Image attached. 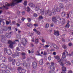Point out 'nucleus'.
<instances>
[{
    "instance_id": "nucleus-15",
    "label": "nucleus",
    "mask_w": 73,
    "mask_h": 73,
    "mask_svg": "<svg viewBox=\"0 0 73 73\" xmlns=\"http://www.w3.org/2000/svg\"><path fill=\"white\" fill-rule=\"evenodd\" d=\"M7 68H8V69L10 70H12V68L11 67V65L9 64L7 66Z\"/></svg>"
},
{
    "instance_id": "nucleus-63",
    "label": "nucleus",
    "mask_w": 73,
    "mask_h": 73,
    "mask_svg": "<svg viewBox=\"0 0 73 73\" xmlns=\"http://www.w3.org/2000/svg\"><path fill=\"white\" fill-rule=\"evenodd\" d=\"M46 54H47V53H46V52H44V56H45V55H46Z\"/></svg>"
},
{
    "instance_id": "nucleus-3",
    "label": "nucleus",
    "mask_w": 73,
    "mask_h": 73,
    "mask_svg": "<svg viewBox=\"0 0 73 73\" xmlns=\"http://www.w3.org/2000/svg\"><path fill=\"white\" fill-rule=\"evenodd\" d=\"M51 66H48V68L49 69L52 70V69L53 70L52 71H50L49 72V73H54V70H55V67L54 66V62H52L51 63Z\"/></svg>"
},
{
    "instance_id": "nucleus-8",
    "label": "nucleus",
    "mask_w": 73,
    "mask_h": 73,
    "mask_svg": "<svg viewBox=\"0 0 73 73\" xmlns=\"http://www.w3.org/2000/svg\"><path fill=\"white\" fill-rule=\"evenodd\" d=\"M1 68H4V69H7V67L5 64L4 63L1 64L0 65Z\"/></svg>"
},
{
    "instance_id": "nucleus-24",
    "label": "nucleus",
    "mask_w": 73,
    "mask_h": 73,
    "mask_svg": "<svg viewBox=\"0 0 73 73\" xmlns=\"http://www.w3.org/2000/svg\"><path fill=\"white\" fill-rule=\"evenodd\" d=\"M6 36L7 38H10L11 37V35L8 33H7L6 34Z\"/></svg>"
},
{
    "instance_id": "nucleus-57",
    "label": "nucleus",
    "mask_w": 73,
    "mask_h": 73,
    "mask_svg": "<svg viewBox=\"0 0 73 73\" xmlns=\"http://www.w3.org/2000/svg\"><path fill=\"white\" fill-rule=\"evenodd\" d=\"M1 38H3H3H4V37H5V36H4V35H3L2 36V35H1Z\"/></svg>"
},
{
    "instance_id": "nucleus-39",
    "label": "nucleus",
    "mask_w": 73,
    "mask_h": 73,
    "mask_svg": "<svg viewBox=\"0 0 73 73\" xmlns=\"http://www.w3.org/2000/svg\"><path fill=\"white\" fill-rule=\"evenodd\" d=\"M66 60H65V61L66 62V63H67L68 64V65H70L71 64V63L69 62L68 61H67L66 60Z\"/></svg>"
},
{
    "instance_id": "nucleus-43",
    "label": "nucleus",
    "mask_w": 73,
    "mask_h": 73,
    "mask_svg": "<svg viewBox=\"0 0 73 73\" xmlns=\"http://www.w3.org/2000/svg\"><path fill=\"white\" fill-rule=\"evenodd\" d=\"M27 19L28 20V22H31V18H27Z\"/></svg>"
},
{
    "instance_id": "nucleus-48",
    "label": "nucleus",
    "mask_w": 73,
    "mask_h": 73,
    "mask_svg": "<svg viewBox=\"0 0 73 73\" xmlns=\"http://www.w3.org/2000/svg\"><path fill=\"white\" fill-rule=\"evenodd\" d=\"M62 46L64 49H66V46L65 45H63Z\"/></svg>"
},
{
    "instance_id": "nucleus-58",
    "label": "nucleus",
    "mask_w": 73,
    "mask_h": 73,
    "mask_svg": "<svg viewBox=\"0 0 73 73\" xmlns=\"http://www.w3.org/2000/svg\"><path fill=\"white\" fill-rule=\"evenodd\" d=\"M6 24L7 25H8V24H9V22L8 21H6Z\"/></svg>"
},
{
    "instance_id": "nucleus-50",
    "label": "nucleus",
    "mask_w": 73,
    "mask_h": 73,
    "mask_svg": "<svg viewBox=\"0 0 73 73\" xmlns=\"http://www.w3.org/2000/svg\"><path fill=\"white\" fill-rule=\"evenodd\" d=\"M33 16L34 17H37V14L35 13L33 14Z\"/></svg>"
},
{
    "instance_id": "nucleus-14",
    "label": "nucleus",
    "mask_w": 73,
    "mask_h": 73,
    "mask_svg": "<svg viewBox=\"0 0 73 73\" xmlns=\"http://www.w3.org/2000/svg\"><path fill=\"white\" fill-rule=\"evenodd\" d=\"M59 7L60 8H63L64 9V6L63 4H62V3H60L59 4Z\"/></svg>"
},
{
    "instance_id": "nucleus-30",
    "label": "nucleus",
    "mask_w": 73,
    "mask_h": 73,
    "mask_svg": "<svg viewBox=\"0 0 73 73\" xmlns=\"http://www.w3.org/2000/svg\"><path fill=\"white\" fill-rule=\"evenodd\" d=\"M15 54L16 56V57L19 56V54L20 53V52H16L15 53Z\"/></svg>"
},
{
    "instance_id": "nucleus-62",
    "label": "nucleus",
    "mask_w": 73,
    "mask_h": 73,
    "mask_svg": "<svg viewBox=\"0 0 73 73\" xmlns=\"http://www.w3.org/2000/svg\"><path fill=\"white\" fill-rule=\"evenodd\" d=\"M60 65H61V66H64V64L63 63H62V62H61V63Z\"/></svg>"
},
{
    "instance_id": "nucleus-13",
    "label": "nucleus",
    "mask_w": 73,
    "mask_h": 73,
    "mask_svg": "<svg viewBox=\"0 0 73 73\" xmlns=\"http://www.w3.org/2000/svg\"><path fill=\"white\" fill-rule=\"evenodd\" d=\"M55 58H56V59H57L58 61L59 62H60L61 61V59L60 58V57L59 56H56L55 57Z\"/></svg>"
},
{
    "instance_id": "nucleus-40",
    "label": "nucleus",
    "mask_w": 73,
    "mask_h": 73,
    "mask_svg": "<svg viewBox=\"0 0 73 73\" xmlns=\"http://www.w3.org/2000/svg\"><path fill=\"white\" fill-rule=\"evenodd\" d=\"M40 40L42 42H45V40L43 38H41Z\"/></svg>"
},
{
    "instance_id": "nucleus-29",
    "label": "nucleus",
    "mask_w": 73,
    "mask_h": 73,
    "mask_svg": "<svg viewBox=\"0 0 73 73\" xmlns=\"http://www.w3.org/2000/svg\"><path fill=\"white\" fill-rule=\"evenodd\" d=\"M69 27H70V25L69 24V23H67V24L65 26V28H69Z\"/></svg>"
},
{
    "instance_id": "nucleus-36",
    "label": "nucleus",
    "mask_w": 73,
    "mask_h": 73,
    "mask_svg": "<svg viewBox=\"0 0 73 73\" xmlns=\"http://www.w3.org/2000/svg\"><path fill=\"white\" fill-rule=\"evenodd\" d=\"M8 59L9 61V62H11L13 59L12 58V57H9Z\"/></svg>"
},
{
    "instance_id": "nucleus-5",
    "label": "nucleus",
    "mask_w": 73,
    "mask_h": 73,
    "mask_svg": "<svg viewBox=\"0 0 73 73\" xmlns=\"http://www.w3.org/2000/svg\"><path fill=\"white\" fill-rule=\"evenodd\" d=\"M4 51L5 53H7L8 55L10 56L11 54H12V51L10 50H8L7 48H5L4 49Z\"/></svg>"
},
{
    "instance_id": "nucleus-61",
    "label": "nucleus",
    "mask_w": 73,
    "mask_h": 73,
    "mask_svg": "<svg viewBox=\"0 0 73 73\" xmlns=\"http://www.w3.org/2000/svg\"><path fill=\"white\" fill-rule=\"evenodd\" d=\"M67 56H69L71 57V56H72V54H67Z\"/></svg>"
},
{
    "instance_id": "nucleus-46",
    "label": "nucleus",
    "mask_w": 73,
    "mask_h": 73,
    "mask_svg": "<svg viewBox=\"0 0 73 73\" xmlns=\"http://www.w3.org/2000/svg\"><path fill=\"white\" fill-rule=\"evenodd\" d=\"M73 73V72H72V71H69L68 72V73ZM61 73H65V72H61Z\"/></svg>"
},
{
    "instance_id": "nucleus-7",
    "label": "nucleus",
    "mask_w": 73,
    "mask_h": 73,
    "mask_svg": "<svg viewBox=\"0 0 73 73\" xmlns=\"http://www.w3.org/2000/svg\"><path fill=\"white\" fill-rule=\"evenodd\" d=\"M52 21H53L55 23H59V21L57 20L56 19V17H53L52 18Z\"/></svg>"
},
{
    "instance_id": "nucleus-1",
    "label": "nucleus",
    "mask_w": 73,
    "mask_h": 73,
    "mask_svg": "<svg viewBox=\"0 0 73 73\" xmlns=\"http://www.w3.org/2000/svg\"><path fill=\"white\" fill-rule=\"evenodd\" d=\"M35 11H37L38 13H41V15H44V13H45V11H44V9L42 8L41 9H40V8L38 6H37L35 8Z\"/></svg>"
},
{
    "instance_id": "nucleus-4",
    "label": "nucleus",
    "mask_w": 73,
    "mask_h": 73,
    "mask_svg": "<svg viewBox=\"0 0 73 73\" xmlns=\"http://www.w3.org/2000/svg\"><path fill=\"white\" fill-rule=\"evenodd\" d=\"M23 1V0H14L13 1V2L10 4V6L11 7H13L14 6L16 3H21V1ZM15 2H16V3H15Z\"/></svg>"
},
{
    "instance_id": "nucleus-28",
    "label": "nucleus",
    "mask_w": 73,
    "mask_h": 73,
    "mask_svg": "<svg viewBox=\"0 0 73 73\" xmlns=\"http://www.w3.org/2000/svg\"><path fill=\"white\" fill-rule=\"evenodd\" d=\"M62 24H65V19L62 18Z\"/></svg>"
},
{
    "instance_id": "nucleus-31",
    "label": "nucleus",
    "mask_w": 73,
    "mask_h": 73,
    "mask_svg": "<svg viewBox=\"0 0 73 73\" xmlns=\"http://www.w3.org/2000/svg\"><path fill=\"white\" fill-rule=\"evenodd\" d=\"M3 30L4 31H7V30H8V28L5 27H4Z\"/></svg>"
},
{
    "instance_id": "nucleus-32",
    "label": "nucleus",
    "mask_w": 73,
    "mask_h": 73,
    "mask_svg": "<svg viewBox=\"0 0 73 73\" xmlns=\"http://www.w3.org/2000/svg\"><path fill=\"white\" fill-rule=\"evenodd\" d=\"M70 7V5H66V9H68L69 8V7Z\"/></svg>"
},
{
    "instance_id": "nucleus-17",
    "label": "nucleus",
    "mask_w": 73,
    "mask_h": 73,
    "mask_svg": "<svg viewBox=\"0 0 73 73\" xmlns=\"http://www.w3.org/2000/svg\"><path fill=\"white\" fill-rule=\"evenodd\" d=\"M27 25L30 28H31L33 27V25H32V24H31V23H28L27 24Z\"/></svg>"
},
{
    "instance_id": "nucleus-55",
    "label": "nucleus",
    "mask_w": 73,
    "mask_h": 73,
    "mask_svg": "<svg viewBox=\"0 0 73 73\" xmlns=\"http://www.w3.org/2000/svg\"><path fill=\"white\" fill-rule=\"evenodd\" d=\"M16 50H18V51H20V49L19 47H17Z\"/></svg>"
},
{
    "instance_id": "nucleus-27",
    "label": "nucleus",
    "mask_w": 73,
    "mask_h": 73,
    "mask_svg": "<svg viewBox=\"0 0 73 73\" xmlns=\"http://www.w3.org/2000/svg\"><path fill=\"white\" fill-rule=\"evenodd\" d=\"M52 45L53 47H54V48L55 49H58V47L57 46V45H56L55 44H53Z\"/></svg>"
},
{
    "instance_id": "nucleus-64",
    "label": "nucleus",
    "mask_w": 73,
    "mask_h": 73,
    "mask_svg": "<svg viewBox=\"0 0 73 73\" xmlns=\"http://www.w3.org/2000/svg\"><path fill=\"white\" fill-rule=\"evenodd\" d=\"M34 26H35V27H37L38 26V25L37 24H34Z\"/></svg>"
},
{
    "instance_id": "nucleus-16",
    "label": "nucleus",
    "mask_w": 73,
    "mask_h": 73,
    "mask_svg": "<svg viewBox=\"0 0 73 73\" xmlns=\"http://www.w3.org/2000/svg\"><path fill=\"white\" fill-rule=\"evenodd\" d=\"M11 62H12V64H13V65H15V64L16 63V60L14 59H12Z\"/></svg>"
},
{
    "instance_id": "nucleus-21",
    "label": "nucleus",
    "mask_w": 73,
    "mask_h": 73,
    "mask_svg": "<svg viewBox=\"0 0 73 73\" xmlns=\"http://www.w3.org/2000/svg\"><path fill=\"white\" fill-rule=\"evenodd\" d=\"M39 63L40 65H43V64H44V62H43V59H41L39 61Z\"/></svg>"
},
{
    "instance_id": "nucleus-53",
    "label": "nucleus",
    "mask_w": 73,
    "mask_h": 73,
    "mask_svg": "<svg viewBox=\"0 0 73 73\" xmlns=\"http://www.w3.org/2000/svg\"><path fill=\"white\" fill-rule=\"evenodd\" d=\"M27 64V66H29L31 65V64L29 62Z\"/></svg>"
},
{
    "instance_id": "nucleus-23",
    "label": "nucleus",
    "mask_w": 73,
    "mask_h": 73,
    "mask_svg": "<svg viewBox=\"0 0 73 73\" xmlns=\"http://www.w3.org/2000/svg\"><path fill=\"white\" fill-rule=\"evenodd\" d=\"M62 70L63 72H65L66 71V68L65 67H64L63 66V67L62 68Z\"/></svg>"
},
{
    "instance_id": "nucleus-10",
    "label": "nucleus",
    "mask_w": 73,
    "mask_h": 73,
    "mask_svg": "<svg viewBox=\"0 0 73 73\" xmlns=\"http://www.w3.org/2000/svg\"><path fill=\"white\" fill-rule=\"evenodd\" d=\"M54 35L56 36H58L60 35L58 31H54Z\"/></svg>"
},
{
    "instance_id": "nucleus-49",
    "label": "nucleus",
    "mask_w": 73,
    "mask_h": 73,
    "mask_svg": "<svg viewBox=\"0 0 73 73\" xmlns=\"http://www.w3.org/2000/svg\"><path fill=\"white\" fill-rule=\"evenodd\" d=\"M12 56L13 58H15L16 57V55H15V54H13Z\"/></svg>"
},
{
    "instance_id": "nucleus-12",
    "label": "nucleus",
    "mask_w": 73,
    "mask_h": 73,
    "mask_svg": "<svg viewBox=\"0 0 73 73\" xmlns=\"http://www.w3.org/2000/svg\"><path fill=\"white\" fill-rule=\"evenodd\" d=\"M8 44H15V41H14L13 42H12V41L11 40H9L8 42Z\"/></svg>"
},
{
    "instance_id": "nucleus-41",
    "label": "nucleus",
    "mask_w": 73,
    "mask_h": 73,
    "mask_svg": "<svg viewBox=\"0 0 73 73\" xmlns=\"http://www.w3.org/2000/svg\"><path fill=\"white\" fill-rule=\"evenodd\" d=\"M24 5L26 6L27 5V1H25L23 3Z\"/></svg>"
},
{
    "instance_id": "nucleus-20",
    "label": "nucleus",
    "mask_w": 73,
    "mask_h": 73,
    "mask_svg": "<svg viewBox=\"0 0 73 73\" xmlns=\"http://www.w3.org/2000/svg\"><path fill=\"white\" fill-rule=\"evenodd\" d=\"M21 54L23 57V59L25 58V53L24 52H22L21 53Z\"/></svg>"
},
{
    "instance_id": "nucleus-33",
    "label": "nucleus",
    "mask_w": 73,
    "mask_h": 73,
    "mask_svg": "<svg viewBox=\"0 0 73 73\" xmlns=\"http://www.w3.org/2000/svg\"><path fill=\"white\" fill-rule=\"evenodd\" d=\"M2 61H3V62H5V61L6 60V58L5 57H3L2 58Z\"/></svg>"
},
{
    "instance_id": "nucleus-11",
    "label": "nucleus",
    "mask_w": 73,
    "mask_h": 73,
    "mask_svg": "<svg viewBox=\"0 0 73 73\" xmlns=\"http://www.w3.org/2000/svg\"><path fill=\"white\" fill-rule=\"evenodd\" d=\"M61 15L63 17H65L66 15V14L64 12H63L61 13Z\"/></svg>"
},
{
    "instance_id": "nucleus-51",
    "label": "nucleus",
    "mask_w": 73,
    "mask_h": 73,
    "mask_svg": "<svg viewBox=\"0 0 73 73\" xmlns=\"http://www.w3.org/2000/svg\"><path fill=\"white\" fill-rule=\"evenodd\" d=\"M27 12H29V11H30V9L29 8V7H27Z\"/></svg>"
},
{
    "instance_id": "nucleus-44",
    "label": "nucleus",
    "mask_w": 73,
    "mask_h": 73,
    "mask_svg": "<svg viewBox=\"0 0 73 73\" xmlns=\"http://www.w3.org/2000/svg\"><path fill=\"white\" fill-rule=\"evenodd\" d=\"M16 65L17 66H19L20 65V62H17L16 63Z\"/></svg>"
},
{
    "instance_id": "nucleus-6",
    "label": "nucleus",
    "mask_w": 73,
    "mask_h": 73,
    "mask_svg": "<svg viewBox=\"0 0 73 73\" xmlns=\"http://www.w3.org/2000/svg\"><path fill=\"white\" fill-rule=\"evenodd\" d=\"M22 40H21V42L22 44H23L24 46H25V44H27V43H28V42L27 41V40H26V39H25V38H23Z\"/></svg>"
},
{
    "instance_id": "nucleus-38",
    "label": "nucleus",
    "mask_w": 73,
    "mask_h": 73,
    "mask_svg": "<svg viewBox=\"0 0 73 73\" xmlns=\"http://www.w3.org/2000/svg\"><path fill=\"white\" fill-rule=\"evenodd\" d=\"M21 72L23 73H25V72H26V70L25 69H23L21 70Z\"/></svg>"
},
{
    "instance_id": "nucleus-56",
    "label": "nucleus",
    "mask_w": 73,
    "mask_h": 73,
    "mask_svg": "<svg viewBox=\"0 0 73 73\" xmlns=\"http://www.w3.org/2000/svg\"><path fill=\"white\" fill-rule=\"evenodd\" d=\"M3 8H5L6 9H8V7H6L4 5H3Z\"/></svg>"
},
{
    "instance_id": "nucleus-9",
    "label": "nucleus",
    "mask_w": 73,
    "mask_h": 73,
    "mask_svg": "<svg viewBox=\"0 0 73 73\" xmlns=\"http://www.w3.org/2000/svg\"><path fill=\"white\" fill-rule=\"evenodd\" d=\"M32 65L33 68H35L37 67V63L36 62H33Z\"/></svg>"
},
{
    "instance_id": "nucleus-26",
    "label": "nucleus",
    "mask_w": 73,
    "mask_h": 73,
    "mask_svg": "<svg viewBox=\"0 0 73 73\" xmlns=\"http://www.w3.org/2000/svg\"><path fill=\"white\" fill-rule=\"evenodd\" d=\"M23 66H26V67L27 66V64L25 61H24L23 62Z\"/></svg>"
},
{
    "instance_id": "nucleus-35",
    "label": "nucleus",
    "mask_w": 73,
    "mask_h": 73,
    "mask_svg": "<svg viewBox=\"0 0 73 73\" xmlns=\"http://www.w3.org/2000/svg\"><path fill=\"white\" fill-rule=\"evenodd\" d=\"M35 43L36 44H37L38 43V39L37 38L35 40Z\"/></svg>"
},
{
    "instance_id": "nucleus-47",
    "label": "nucleus",
    "mask_w": 73,
    "mask_h": 73,
    "mask_svg": "<svg viewBox=\"0 0 73 73\" xmlns=\"http://www.w3.org/2000/svg\"><path fill=\"white\" fill-rule=\"evenodd\" d=\"M38 19H43V17L42 16H40L38 17Z\"/></svg>"
},
{
    "instance_id": "nucleus-59",
    "label": "nucleus",
    "mask_w": 73,
    "mask_h": 73,
    "mask_svg": "<svg viewBox=\"0 0 73 73\" xmlns=\"http://www.w3.org/2000/svg\"><path fill=\"white\" fill-rule=\"evenodd\" d=\"M48 60H49V61H50V60H51V57H49L48 58Z\"/></svg>"
},
{
    "instance_id": "nucleus-42",
    "label": "nucleus",
    "mask_w": 73,
    "mask_h": 73,
    "mask_svg": "<svg viewBox=\"0 0 73 73\" xmlns=\"http://www.w3.org/2000/svg\"><path fill=\"white\" fill-rule=\"evenodd\" d=\"M49 27V24H46L45 26L46 28H48Z\"/></svg>"
},
{
    "instance_id": "nucleus-19",
    "label": "nucleus",
    "mask_w": 73,
    "mask_h": 73,
    "mask_svg": "<svg viewBox=\"0 0 73 73\" xmlns=\"http://www.w3.org/2000/svg\"><path fill=\"white\" fill-rule=\"evenodd\" d=\"M66 58V56H65V52H64L62 54V58L63 59H65Z\"/></svg>"
},
{
    "instance_id": "nucleus-54",
    "label": "nucleus",
    "mask_w": 73,
    "mask_h": 73,
    "mask_svg": "<svg viewBox=\"0 0 73 73\" xmlns=\"http://www.w3.org/2000/svg\"><path fill=\"white\" fill-rule=\"evenodd\" d=\"M66 18L67 19H68V18H69V14L68 13L67 14V17H66Z\"/></svg>"
},
{
    "instance_id": "nucleus-37",
    "label": "nucleus",
    "mask_w": 73,
    "mask_h": 73,
    "mask_svg": "<svg viewBox=\"0 0 73 73\" xmlns=\"http://www.w3.org/2000/svg\"><path fill=\"white\" fill-rule=\"evenodd\" d=\"M13 44H10L9 46V47L10 48H13Z\"/></svg>"
},
{
    "instance_id": "nucleus-45",
    "label": "nucleus",
    "mask_w": 73,
    "mask_h": 73,
    "mask_svg": "<svg viewBox=\"0 0 73 73\" xmlns=\"http://www.w3.org/2000/svg\"><path fill=\"white\" fill-rule=\"evenodd\" d=\"M22 68L21 67H19L18 68L17 70L18 71H20L22 69Z\"/></svg>"
},
{
    "instance_id": "nucleus-22",
    "label": "nucleus",
    "mask_w": 73,
    "mask_h": 73,
    "mask_svg": "<svg viewBox=\"0 0 73 73\" xmlns=\"http://www.w3.org/2000/svg\"><path fill=\"white\" fill-rule=\"evenodd\" d=\"M29 5L30 7H31L33 8H34L35 7V5L33 4L32 3H30L29 4Z\"/></svg>"
},
{
    "instance_id": "nucleus-18",
    "label": "nucleus",
    "mask_w": 73,
    "mask_h": 73,
    "mask_svg": "<svg viewBox=\"0 0 73 73\" xmlns=\"http://www.w3.org/2000/svg\"><path fill=\"white\" fill-rule=\"evenodd\" d=\"M2 73H11V72H10V71L8 70H7L6 71L5 70H3L2 71Z\"/></svg>"
},
{
    "instance_id": "nucleus-2",
    "label": "nucleus",
    "mask_w": 73,
    "mask_h": 73,
    "mask_svg": "<svg viewBox=\"0 0 73 73\" xmlns=\"http://www.w3.org/2000/svg\"><path fill=\"white\" fill-rule=\"evenodd\" d=\"M45 13L46 15H48L50 16L52 15V13H53L54 15H55L56 13V11H55V10L54 9H52L51 11H49L48 10L46 11Z\"/></svg>"
},
{
    "instance_id": "nucleus-34",
    "label": "nucleus",
    "mask_w": 73,
    "mask_h": 73,
    "mask_svg": "<svg viewBox=\"0 0 73 73\" xmlns=\"http://www.w3.org/2000/svg\"><path fill=\"white\" fill-rule=\"evenodd\" d=\"M5 4L6 7H9L10 6V4L7 2L5 3Z\"/></svg>"
},
{
    "instance_id": "nucleus-52",
    "label": "nucleus",
    "mask_w": 73,
    "mask_h": 73,
    "mask_svg": "<svg viewBox=\"0 0 73 73\" xmlns=\"http://www.w3.org/2000/svg\"><path fill=\"white\" fill-rule=\"evenodd\" d=\"M36 34H37V35H40V32L39 31H36Z\"/></svg>"
},
{
    "instance_id": "nucleus-60",
    "label": "nucleus",
    "mask_w": 73,
    "mask_h": 73,
    "mask_svg": "<svg viewBox=\"0 0 73 73\" xmlns=\"http://www.w3.org/2000/svg\"><path fill=\"white\" fill-rule=\"evenodd\" d=\"M72 43H70L68 44V45L69 46H72Z\"/></svg>"
},
{
    "instance_id": "nucleus-25",
    "label": "nucleus",
    "mask_w": 73,
    "mask_h": 73,
    "mask_svg": "<svg viewBox=\"0 0 73 73\" xmlns=\"http://www.w3.org/2000/svg\"><path fill=\"white\" fill-rule=\"evenodd\" d=\"M56 10L57 12H60V11H61V9L60 8L57 7L56 9Z\"/></svg>"
}]
</instances>
